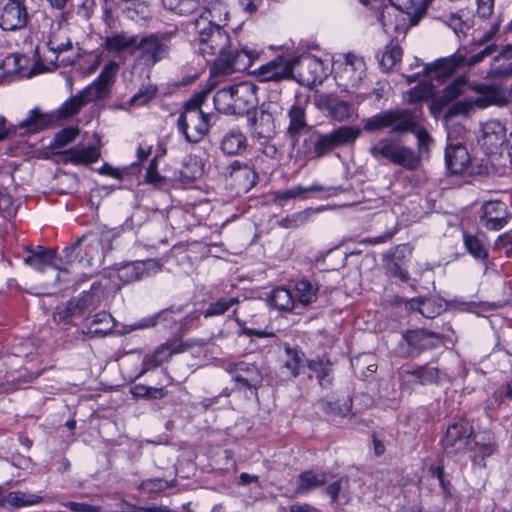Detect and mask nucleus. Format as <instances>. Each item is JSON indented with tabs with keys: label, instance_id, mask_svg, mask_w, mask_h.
<instances>
[{
	"label": "nucleus",
	"instance_id": "obj_1",
	"mask_svg": "<svg viewBox=\"0 0 512 512\" xmlns=\"http://www.w3.org/2000/svg\"><path fill=\"white\" fill-rule=\"evenodd\" d=\"M423 110L421 107L389 109L363 119V130L373 133L389 129L390 134L403 136L413 133L417 137L418 153L405 145L382 139L369 148V154L377 161L388 160L407 170H415L420 159L428 155L434 140L421 126Z\"/></svg>",
	"mask_w": 512,
	"mask_h": 512
},
{
	"label": "nucleus",
	"instance_id": "obj_2",
	"mask_svg": "<svg viewBox=\"0 0 512 512\" xmlns=\"http://www.w3.org/2000/svg\"><path fill=\"white\" fill-rule=\"evenodd\" d=\"M228 18L227 4L215 0L210 1L192 22L197 35V53L206 59L215 57L212 66L214 74L228 75L235 71H244L258 58V53L248 47L231 48L230 37L224 29Z\"/></svg>",
	"mask_w": 512,
	"mask_h": 512
},
{
	"label": "nucleus",
	"instance_id": "obj_3",
	"mask_svg": "<svg viewBox=\"0 0 512 512\" xmlns=\"http://www.w3.org/2000/svg\"><path fill=\"white\" fill-rule=\"evenodd\" d=\"M115 237L114 229L102 227L91 230L63 249V259L67 264L79 263L83 267L100 266L106 254L113 249Z\"/></svg>",
	"mask_w": 512,
	"mask_h": 512
},
{
	"label": "nucleus",
	"instance_id": "obj_4",
	"mask_svg": "<svg viewBox=\"0 0 512 512\" xmlns=\"http://www.w3.org/2000/svg\"><path fill=\"white\" fill-rule=\"evenodd\" d=\"M118 70V63L108 62L90 85L62 104L59 108V116L62 118L74 116L87 103L106 99L111 94Z\"/></svg>",
	"mask_w": 512,
	"mask_h": 512
},
{
	"label": "nucleus",
	"instance_id": "obj_5",
	"mask_svg": "<svg viewBox=\"0 0 512 512\" xmlns=\"http://www.w3.org/2000/svg\"><path fill=\"white\" fill-rule=\"evenodd\" d=\"M362 131L355 126H340L329 133L312 132L303 142V153L310 158H322L335 148L353 144Z\"/></svg>",
	"mask_w": 512,
	"mask_h": 512
},
{
	"label": "nucleus",
	"instance_id": "obj_6",
	"mask_svg": "<svg viewBox=\"0 0 512 512\" xmlns=\"http://www.w3.org/2000/svg\"><path fill=\"white\" fill-rule=\"evenodd\" d=\"M216 109L228 115H244L256 105L255 86L241 82L218 90L213 97Z\"/></svg>",
	"mask_w": 512,
	"mask_h": 512
},
{
	"label": "nucleus",
	"instance_id": "obj_7",
	"mask_svg": "<svg viewBox=\"0 0 512 512\" xmlns=\"http://www.w3.org/2000/svg\"><path fill=\"white\" fill-rule=\"evenodd\" d=\"M79 133L80 130L77 127H67L62 129L55 134L53 141L50 144V148L55 154L63 157L64 163L87 165L96 162L100 157V151L94 145H90L88 147L75 146L64 151H57V149L73 142Z\"/></svg>",
	"mask_w": 512,
	"mask_h": 512
},
{
	"label": "nucleus",
	"instance_id": "obj_8",
	"mask_svg": "<svg viewBox=\"0 0 512 512\" xmlns=\"http://www.w3.org/2000/svg\"><path fill=\"white\" fill-rule=\"evenodd\" d=\"M496 49L497 46L491 44L469 58L461 54H454L447 58L438 59L432 64L424 65L422 73L431 79L441 81L455 73L460 67L473 66L482 62L486 57L492 55Z\"/></svg>",
	"mask_w": 512,
	"mask_h": 512
},
{
	"label": "nucleus",
	"instance_id": "obj_9",
	"mask_svg": "<svg viewBox=\"0 0 512 512\" xmlns=\"http://www.w3.org/2000/svg\"><path fill=\"white\" fill-rule=\"evenodd\" d=\"M173 32L151 33L138 36L136 44V60L139 64L153 67L158 62L167 59L171 50L170 40Z\"/></svg>",
	"mask_w": 512,
	"mask_h": 512
},
{
	"label": "nucleus",
	"instance_id": "obj_10",
	"mask_svg": "<svg viewBox=\"0 0 512 512\" xmlns=\"http://www.w3.org/2000/svg\"><path fill=\"white\" fill-rule=\"evenodd\" d=\"M209 121V115L201 109L184 107L183 112L178 117L177 127L187 142L197 143L208 133Z\"/></svg>",
	"mask_w": 512,
	"mask_h": 512
},
{
	"label": "nucleus",
	"instance_id": "obj_11",
	"mask_svg": "<svg viewBox=\"0 0 512 512\" xmlns=\"http://www.w3.org/2000/svg\"><path fill=\"white\" fill-rule=\"evenodd\" d=\"M102 290L99 285H92L90 291H84L78 299H71L63 306L57 307L54 320L63 324H71L75 317H79L85 309L96 307L101 301Z\"/></svg>",
	"mask_w": 512,
	"mask_h": 512
},
{
	"label": "nucleus",
	"instance_id": "obj_12",
	"mask_svg": "<svg viewBox=\"0 0 512 512\" xmlns=\"http://www.w3.org/2000/svg\"><path fill=\"white\" fill-rule=\"evenodd\" d=\"M293 76L299 84L312 86L320 84L325 76L323 62L313 55L292 58Z\"/></svg>",
	"mask_w": 512,
	"mask_h": 512
},
{
	"label": "nucleus",
	"instance_id": "obj_13",
	"mask_svg": "<svg viewBox=\"0 0 512 512\" xmlns=\"http://www.w3.org/2000/svg\"><path fill=\"white\" fill-rule=\"evenodd\" d=\"M28 12L24 0H0V28L14 32L26 27Z\"/></svg>",
	"mask_w": 512,
	"mask_h": 512
},
{
	"label": "nucleus",
	"instance_id": "obj_14",
	"mask_svg": "<svg viewBox=\"0 0 512 512\" xmlns=\"http://www.w3.org/2000/svg\"><path fill=\"white\" fill-rule=\"evenodd\" d=\"M511 218L507 205L502 201L484 202L479 211L480 223L488 230L502 229Z\"/></svg>",
	"mask_w": 512,
	"mask_h": 512
},
{
	"label": "nucleus",
	"instance_id": "obj_15",
	"mask_svg": "<svg viewBox=\"0 0 512 512\" xmlns=\"http://www.w3.org/2000/svg\"><path fill=\"white\" fill-rule=\"evenodd\" d=\"M255 73L262 82L290 80L293 76L292 58L277 56L261 65Z\"/></svg>",
	"mask_w": 512,
	"mask_h": 512
},
{
	"label": "nucleus",
	"instance_id": "obj_16",
	"mask_svg": "<svg viewBox=\"0 0 512 512\" xmlns=\"http://www.w3.org/2000/svg\"><path fill=\"white\" fill-rule=\"evenodd\" d=\"M365 68L362 58L354 54H346L343 67L337 72L339 85L344 86L346 90L358 87L365 74Z\"/></svg>",
	"mask_w": 512,
	"mask_h": 512
},
{
	"label": "nucleus",
	"instance_id": "obj_17",
	"mask_svg": "<svg viewBox=\"0 0 512 512\" xmlns=\"http://www.w3.org/2000/svg\"><path fill=\"white\" fill-rule=\"evenodd\" d=\"M403 338L408 345V352L411 356H417L425 350L436 348L442 340L438 333L425 329L407 330Z\"/></svg>",
	"mask_w": 512,
	"mask_h": 512
},
{
	"label": "nucleus",
	"instance_id": "obj_18",
	"mask_svg": "<svg viewBox=\"0 0 512 512\" xmlns=\"http://www.w3.org/2000/svg\"><path fill=\"white\" fill-rule=\"evenodd\" d=\"M314 101L318 109L326 112L335 121L343 122L351 117V104L338 96L320 93L315 96Z\"/></svg>",
	"mask_w": 512,
	"mask_h": 512
},
{
	"label": "nucleus",
	"instance_id": "obj_19",
	"mask_svg": "<svg viewBox=\"0 0 512 512\" xmlns=\"http://www.w3.org/2000/svg\"><path fill=\"white\" fill-rule=\"evenodd\" d=\"M479 96L474 99L477 108L484 109L489 106H504L508 103V97L504 87L498 83H481L471 87Z\"/></svg>",
	"mask_w": 512,
	"mask_h": 512
},
{
	"label": "nucleus",
	"instance_id": "obj_20",
	"mask_svg": "<svg viewBox=\"0 0 512 512\" xmlns=\"http://www.w3.org/2000/svg\"><path fill=\"white\" fill-rule=\"evenodd\" d=\"M162 265L156 259L135 261L123 265L118 270V277L124 282L137 281L143 277L152 276L161 271Z\"/></svg>",
	"mask_w": 512,
	"mask_h": 512
},
{
	"label": "nucleus",
	"instance_id": "obj_21",
	"mask_svg": "<svg viewBox=\"0 0 512 512\" xmlns=\"http://www.w3.org/2000/svg\"><path fill=\"white\" fill-rule=\"evenodd\" d=\"M405 12L394 4L386 5L382 8L378 20L386 34L404 33L406 29Z\"/></svg>",
	"mask_w": 512,
	"mask_h": 512
},
{
	"label": "nucleus",
	"instance_id": "obj_22",
	"mask_svg": "<svg viewBox=\"0 0 512 512\" xmlns=\"http://www.w3.org/2000/svg\"><path fill=\"white\" fill-rule=\"evenodd\" d=\"M226 371L231 374L232 379L241 386L251 389L261 381L257 367L246 362L229 363Z\"/></svg>",
	"mask_w": 512,
	"mask_h": 512
},
{
	"label": "nucleus",
	"instance_id": "obj_23",
	"mask_svg": "<svg viewBox=\"0 0 512 512\" xmlns=\"http://www.w3.org/2000/svg\"><path fill=\"white\" fill-rule=\"evenodd\" d=\"M471 434L472 428L467 421L460 419L457 422H453L448 425L442 438L443 448H464L469 444Z\"/></svg>",
	"mask_w": 512,
	"mask_h": 512
},
{
	"label": "nucleus",
	"instance_id": "obj_24",
	"mask_svg": "<svg viewBox=\"0 0 512 512\" xmlns=\"http://www.w3.org/2000/svg\"><path fill=\"white\" fill-rule=\"evenodd\" d=\"M506 140V128L499 121H488L482 126V146L489 152H495Z\"/></svg>",
	"mask_w": 512,
	"mask_h": 512
},
{
	"label": "nucleus",
	"instance_id": "obj_25",
	"mask_svg": "<svg viewBox=\"0 0 512 512\" xmlns=\"http://www.w3.org/2000/svg\"><path fill=\"white\" fill-rule=\"evenodd\" d=\"M84 329L82 333L90 337H105L114 328V319L111 314L100 311L96 313L92 320L85 319Z\"/></svg>",
	"mask_w": 512,
	"mask_h": 512
},
{
	"label": "nucleus",
	"instance_id": "obj_26",
	"mask_svg": "<svg viewBox=\"0 0 512 512\" xmlns=\"http://www.w3.org/2000/svg\"><path fill=\"white\" fill-rule=\"evenodd\" d=\"M447 168L453 174L464 172L470 162V156L466 147L460 143L448 145L445 150Z\"/></svg>",
	"mask_w": 512,
	"mask_h": 512
},
{
	"label": "nucleus",
	"instance_id": "obj_27",
	"mask_svg": "<svg viewBox=\"0 0 512 512\" xmlns=\"http://www.w3.org/2000/svg\"><path fill=\"white\" fill-rule=\"evenodd\" d=\"M247 146V138L244 133L238 129H232L223 136L220 147L224 154L234 156L245 151Z\"/></svg>",
	"mask_w": 512,
	"mask_h": 512
},
{
	"label": "nucleus",
	"instance_id": "obj_28",
	"mask_svg": "<svg viewBox=\"0 0 512 512\" xmlns=\"http://www.w3.org/2000/svg\"><path fill=\"white\" fill-rule=\"evenodd\" d=\"M137 35H128L125 32L117 33L108 36L105 39V48L109 52L120 53L122 51H129L130 54L136 53Z\"/></svg>",
	"mask_w": 512,
	"mask_h": 512
},
{
	"label": "nucleus",
	"instance_id": "obj_29",
	"mask_svg": "<svg viewBox=\"0 0 512 512\" xmlns=\"http://www.w3.org/2000/svg\"><path fill=\"white\" fill-rule=\"evenodd\" d=\"M288 118L287 133L293 139V142H296L299 135L308 128L305 109L298 104L292 105L288 110Z\"/></svg>",
	"mask_w": 512,
	"mask_h": 512
},
{
	"label": "nucleus",
	"instance_id": "obj_30",
	"mask_svg": "<svg viewBox=\"0 0 512 512\" xmlns=\"http://www.w3.org/2000/svg\"><path fill=\"white\" fill-rule=\"evenodd\" d=\"M307 367L315 373L318 384L322 389H330L332 387L334 374L332 363L329 360L325 362L319 359L308 360Z\"/></svg>",
	"mask_w": 512,
	"mask_h": 512
},
{
	"label": "nucleus",
	"instance_id": "obj_31",
	"mask_svg": "<svg viewBox=\"0 0 512 512\" xmlns=\"http://www.w3.org/2000/svg\"><path fill=\"white\" fill-rule=\"evenodd\" d=\"M180 312V309L173 310L171 308L163 309L160 312L143 318L136 324H134V329H145L155 327L158 324H162L165 328H170L173 324L176 323L175 314Z\"/></svg>",
	"mask_w": 512,
	"mask_h": 512
},
{
	"label": "nucleus",
	"instance_id": "obj_32",
	"mask_svg": "<svg viewBox=\"0 0 512 512\" xmlns=\"http://www.w3.org/2000/svg\"><path fill=\"white\" fill-rule=\"evenodd\" d=\"M52 122V118L40 112L38 108L30 111L29 116L18 124V128L24 129L28 133H37L47 128Z\"/></svg>",
	"mask_w": 512,
	"mask_h": 512
},
{
	"label": "nucleus",
	"instance_id": "obj_33",
	"mask_svg": "<svg viewBox=\"0 0 512 512\" xmlns=\"http://www.w3.org/2000/svg\"><path fill=\"white\" fill-rule=\"evenodd\" d=\"M267 302L270 307L279 311H290L295 305L294 296L291 291L284 287L272 290L267 298Z\"/></svg>",
	"mask_w": 512,
	"mask_h": 512
},
{
	"label": "nucleus",
	"instance_id": "obj_34",
	"mask_svg": "<svg viewBox=\"0 0 512 512\" xmlns=\"http://www.w3.org/2000/svg\"><path fill=\"white\" fill-rule=\"evenodd\" d=\"M319 404L321 406L322 411L333 419L344 418L351 413V398H345L341 401L321 399L319 401Z\"/></svg>",
	"mask_w": 512,
	"mask_h": 512
},
{
	"label": "nucleus",
	"instance_id": "obj_35",
	"mask_svg": "<svg viewBox=\"0 0 512 512\" xmlns=\"http://www.w3.org/2000/svg\"><path fill=\"white\" fill-rule=\"evenodd\" d=\"M390 2L411 16L413 24L417 23L429 5V0H390Z\"/></svg>",
	"mask_w": 512,
	"mask_h": 512
},
{
	"label": "nucleus",
	"instance_id": "obj_36",
	"mask_svg": "<svg viewBox=\"0 0 512 512\" xmlns=\"http://www.w3.org/2000/svg\"><path fill=\"white\" fill-rule=\"evenodd\" d=\"M465 85V78L458 77L442 90L441 94L436 98V103L443 107L453 102L464 93Z\"/></svg>",
	"mask_w": 512,
	"mask_h": 512
},
{
	"label": "nucleus",
	"instance_id": "obj_37",
	"mask_svg": "<svg viewBox=\"0 0 512 512\" xmlns=\"http://www.w3.org/2000/svg\"><path fill=\"white\" fill-rule=\"evenodd\" d=\"M158 94V86L150 81L142 83L138 92L135 93L128 104L130 106L142 107L150 103Z\"/></svg>",
	"mask_w": 512,
	"mask_h": 512
},
{
	"label": "nucleus",
	"instance_id": "obj_38",
	"mask_svg": "<svg viewBox=\"0 0 512 512\" xmlns=\"http://www.w3.org/2000/svg\"><path fill=\"white\" fill-rule=\"evenodd\" d=\"M295 289L297 291L298 302L303 306H308L316 301L319 287L308 279L297 281Z\"/></svg>",
	"mask_w": 512,
	"mask_h": 512
},
{
	"label": "nucleus",
	"instance_id": "obj_39",
	"mask_svg": "<svg viewBox=\"0 0 512 512\" xmlns=\"http://www.w3.org/2000/svg\"><path fill=\"white\" fill-rule=\"evenodd\" d=\"M186 348L187 346L181 341L168 340L155 350L153 356L156 358V362L162 365L164 362H167L173 354L182 353Z\"/></svg>",
	"mask_w": 512,
	"mask_h": 512
},
{
	"label": "nucleus",
	"instance_id": "obj_40",
	"mask_svg": "<svg viewBox=\"0 0 512 512\" xmlns=\"http://www.w3.org/2000/svg\"><path fill=\"white\" fill-rule=\"evenodd\" d=\"M402 48L397 42L391 41L382 53L379 61L380 68L384 72L390 71L401 60Z\"/></svg>",
	"mask_w": 512,
	"mask_h": 512
},
{
	"label": "nucleus",
	"instance_id": "obj_41",
	"mask_svg": "<svg viewBox=\"0 0 512 512\" xmlns=\"http://www.w3.org/2000/svg\"><path fill=\"white\" fill-rule=\"evenodd\" d=\"M326 483V474L314 473L313 471H304L299 475V484L297 492L302 493L315 489Z\"/></svg>",
	"mask_w": 512,
	"mask_h": 512
},
{
	"label": "nucleus",
	"instance_id": "obj_42",
	"mask_svg": "<svg viewBox=\"0 0 512 512\" xmlns=\"http://www.w3.org/2000/svg\"><path fill=\"white\" fill-rule=\"evenodd\" d=\"M41 500L42 498L38 495L21 491L10 492L5 498V502L13 508L38 504Z\"/></svg>",
	"mask_w": 512,
	"mask_h": 512
},
{
	"label": "nucleus",
	"instance_id": "obj_43",
	"mask_svg": "<svg viewBox=\"0 0 512 512\" xmlns=\"http://www.w3.org/2000/svg\"><path fill=\"white\" fill-rule=\"evenodd\" d=\"M239 299L237 297H223L215 302H211L208 308L204 311L205 318L212 316H220L225 314L231 307L237 305Z\"/></svg>",
	"mask_w": 512,
	"mask_h": 512
},
{
	"label": "nucleus",
	"instance_id": "obj_44",
	"mask_svg": "<svg viewBox=\"0 0 512 512\" xmlns=\"http://www.w3.org/2000/svg\"><path fill=\"white\" fill-rule=\"evenodd\" d=\"M285 352L287 360L284 365L293 377H297L300 374V368L303 366L304 353L290 347H286Z\"/></svg>",
	"mask_w": 512,
	"mask_h": 512
},
{
	"label": "nucleus",
	"instance_id": "obj_45",
	"mask_svg": "<svg viewBox=\"0 0 512 512\" xmlns=\"http://www.w3.org/2000/svg\"><path fill=\"white\" fill-rule=\"evenodd\" d=\"M162 3L165 8L179 15L190 14L197 6L195 0H162Z\"/></svg>",
	"mask_w": 512,
	"mask_h": 512
},
{
	"label": "nucleus",
	"instance_id": "obj_46",
	"mask_svg": "<svg viewBox=\"0 0 512 512\" xmlns=\"http://www.w3.org/2000/svg\"><path fill=\"white\" fill-rule=\"evenodd\" d=\"M405 249V246L398 247L394 253V260L388 264V269L391 275L399 278L403 282H407L410 278L408 271L403 269L399 262L400 257L404 256Z\"/></svg>",
	"mask_w": 512,
	"mask_h": 512
},
{
	"label": "nucleus",
	"instance_id": "obj_47",
	"mask_svg": "<svg viewBox=\"0 0 512 512\" xmlns=\"http://www.w3.org/2000/svg\"><path fill=\"white\" fill-rule=\"evenodd\" d=\"M463 238L464 245L471 255L478 259L487 257V250L477 237L464 233Z\"/></svg>",
	"mask_w": 512,
	"mask_h": 512
},
{
	"label": "nucleus",
	"instance_id": "obj_48",
	"mask_svg": "<svg viewBox=\"0 0 512 512\" xmlns=\"http://www.w3.org/2000/svg\"><path fill=\"white\" fill-rule=\"evenodd\" d=\"M475 107L474 99L456 101L445 112V118H452L459 115L467 116Z\"/></svg>",
	"mask_w": 512,
	"mask_h": 512
},
{
	"label": "nucleus",
	"instance_id": "obj_49",
	"mask_svg": "<svg viewBox=\"0 0 512 512\" xmlns=\"http://www.w3.org/2000/svg\"><path fill=\"white\" fill-rule=\"evenodd\" d=\"M311 214V210H305L302 212L294 213L286 218L281 219L279 221V225L283 228H297L299 226L304 225L308 221Z\"/></svg>",
	"mask_w": 512,
	"mask_h": 512
},
{
	"label": "nucleus",
	"instance_id": "obj_50",
	"mask_svg": "<svg viewBox=\"0 0 512 512\" xmlns=\"http://www.w3.org/2000/svg\"><path fill=\"white\" fill-rule=\"evenodd\" d=\"M421 384L435 383L438 381V369L430 366H422L413 371Z\"/></svg>",
	"mask_w": 512,
	"mask_h": 512
},
{
	"label": "nucleus",
	"instance_id": "obj_51",
	"mask_svg": "<svg viewBox=\"0 0 512 512\" xmlns=\"http://www.w3.org/2000/svg\"><path fill=\"white\" fill-rule=\"evenodd\" d=\"M304 194V187L302 186H293L290 189L277 191L274 193V202L283 205L286 201L295 199Z\"/></svg>",
	"mask_w": 512,
	"mask_h": 512
},
{
	"label": "nucleus",
	"instance_id": "obj_52",
	"mask_svg": "<svg viewBox=\"0 0 512 512\" xmlns=\"http://www.w3.org/2000/svg\"><path fill=\"white\" fill-rule=\"evenodd\" d=\"M54 258H50V256H41L37 254H27L24 257V262L31 266L32 268L44 271V269L52 264Z\"/></svg>",
	"mask_w": 512,
	"mask_h": 512
},
{
	"label": "nucleus",
	"instance_id": "obj_53",
	"mask_svg": "<svg viewBox=\"0 0 512 512\" xmlns=\"http://www.w3.org/2000/svg\"><path fill=\"white\" fill-rule=\"evenodd\" d=\"M47 46L49 51L54 55V59L56 60L60 53L72 49L73 43L69 38L63 42H58L57 37L53 36L47 42Z\"/></svg>",
	"mask_w": 512,
	"mask_h": 512
},
{
	"label": "nucleus",
	"instance_id": "obj_54",
	"mask_svg": "<svg viewBox=\"0 0 512 512\" xmlns=\"http://www.w3.org/2000/svg\"><path fill=\"white\" fill-rule=\"evenodd\" d=\"M421 304L422 305L419 313L422 316L431 319L440 314L441 305H436L430 298H422Z\"/></svg>",
	"mask_w": 512,
	"mask_h": 512
},
{
	"label": "nucleus",
	"instance_id": "obj_55",
	"mask_svg": "<svg viewBox=\"0 0 512 512\" xmlns=\"http://www.w3.org/2000/svg\"><path fill=\"white\" fill-rule=\"evenodd\" d=\"M489 78H508L512 76V61L491 67L487 73Z\"/></svg>",
	"mask_w": 512,
	"mask_h": 512
},
{
	"label": "nucleus",
	"instance_id": "obj_56",
	"mask_svg": "<svg viewBox=\"0 0 512 512\" xmlns=\"http://www.w3.org/2000/svg\"><path fill=\"white\" fill-rule=\"evenodd\" d=\"M348 480L340 478L326 487V493L331 497L332 502H336L343 485L347 484Z\"/></svg>",
	"mask_w": 512,
	"mask_h": 512
},
{
	"label": "nucleus",
	"instance_id": "obj_57",
	"mask_svg": "<svg viewBox=\"0 0 512 512\" xmlns=\"http://www.w3.org/2000/svg\"><path fill=\"white\" fill-rule=\"evenodd\" d=\"M494 8V0H477V14L481 18L489 17Z\"/></svg>",
	"mask_w": 512,
	"mask_h": 512
},
{
	"label": "nucleus",
	"instance_id": "obj_58",
	"mask_svg": "<svg viewBox=\"0 0 512 512\" xmlns=\"http://www.w3.org/2000/svg\"><path fill=\"white\" fill-rule=\"evenodd\" d=\"M135 394L138 396H147L149 398H161L164 396L163 388H150L146 386L135 387Z\"/></svg>",
	"mask_w": 512,
	"mask_h": 512
},
{
	"label": "nucleus",
	"instance_id": "obj_59",
	"mask_svg": "<svg viewBox=\"0 0 512 512\" xmlns=\"http://www.w3.org/2000/svg\"><path fill=\"white\" fill-rule=\"evenodd\" d=\"M63 505L64 507L70 509L73 512H98L97 506L89 505L86 503L69 501L67 503H64Z\"/></svg>",
	"mask_w": 512,
	"mask_h": 512
},
{
	"label": "nucleus",
	"instance_id": "obj_60",
	"mask_svg": "<svg viewBox=\"0 0 512 512\" xmlns=\"http://www.w3.org/2000/svg\"><path fill=\"white\" fill-rule=\"evenodd\" d=\"M210 93V90H202L201 92L197 93L195 96H193L191 99H189L184 107H190L193 109H201L202 104L206 100L208 94Z\"/></svg>",
	"mask_w": 512,
	"mask_h": 512
},
{
	"label": "nucleus",
	"instance_id": "obj_61",
	"mask_svg": "<svg viewBox=\"0 0 512 512\" xmlns=\"http://www.w3.org/2000/svg\"><path fill=\"white\" fill-rule=\"evenodd\" d=\"M496 246L499 249H503L505 253H512V230L499 236Z\"/></svg>",
	"mask_w": 512,
	"mask_h": 512
},
{
	"label": "nucleus",
	"instance_id": "obj_62",
	"mask_svg": "<svg viewBox=\"0 0 512 512\" xmlns=\"http://www.w3.org/2000/svg\"><path fill=\"white\" fill-rule=\"evenodd\" d=\"M146 179L149 183H155V184L162 180V177L157 172L156 158L151 160L149 167L147 168Z\"/></svg>",
	"mask_w": 512,
	"mask_h": 512
},
{
	"label": "nucleus",
	"instance_id": "obj_63",
	"mask_svg": "<svg viewBox=\"0 0 512 512\" xmlns=\"http://www.w3.org/2000/svg\"><path fill=\"white\" fill-rule=\"evenodd\" d=\"M430 91L420 87H414L409 92V102H417L426 99L429 96Z\"/></svg>",
	"mask_w": 512,
	"mask_h": 512
},
{
	"label": "nucleus",
	"instance_id": "obj_64",
	"mask_svg": "<svg viewBox=\"0 0 512 512\" xmlns=\"http://www.w3.org/2000/svg\"><path fill=\"white\" fill-rule=\"evenodd\" d=\"M261 1L262 0H239V4L245 13L253 14L258 10Z\"/></svg>",
	"mask_w": 512,
	"mask_h": 512
}]
</instances>
